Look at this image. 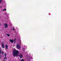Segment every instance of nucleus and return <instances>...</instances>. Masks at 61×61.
Returning a JSON list of instances; mask_svg holds the SVG:
<instances>
[{
    "label": "nucleus",
    "mask_w": 61,
    "mask_h": 61,
    "mask_svg": "<svg viewBox=\"0 0 61 61\" xmlns=\"http://www.w3.org/2000/svg\"><path fill=\"white\" fill-rule=\"evenodd\" d=\"M13 55L14 57H15V56H18V55H19L18 51H16L15 50H14L13 53Z\"/></svg>",
    "instance_id": "f257e3e1"
},
{
    "label": "nucleus",
    "mask_w": 61,
    "mask_h": 61,
    "mask_svg": "<svg viewBox=\"0 0 61 61\" xmlns=\"http://www.w3.org/2000/svg\"><path fill=\"white\" fill-rule=\"evenodd\" d=\"M17 48L20 49L21 48V45H20L17 44L16 46Z\"/></svg>",
    "instance_id": "f03ea898"
},
{
    "label": "nucleus",
    "mask_w": 61,
    "mask_h": 61,
    "mask_svg": "<svg viewBox=\"0 0 61 61\" xmlns=\"http://www.w3.org/2000/svg\"><path fill=\"white\" fill-rule=\"evenodd\" d=\"M4 25L5 26V28H6L8 27V25L6 23H5L4 24Z\"/></svg>",
    "instance_id": "7ed1b4c3"
},
{
    "label": "nucleus",
    "mask_w": 61,
    "mask_h": 61,
    "mask_svg": "<svg viewBox=\"0 0 61 61\" xmlns=\"http://www.w3.org/2000/svg\"><path fill=\"white\" fill-rule=\"evenodd\" d=\"M2 48H4L5 47V46L4 45V43H2Z\"/></svg>",
    "instance_id": "20e7f679"
},
{
    "label": "nucleus",
    "mask_w": 61,
    "mask_h": 61,
    "mask_svg": "<svg viewBox=\"0 0 61 61\" xmlns=\"http://www.w3.org/2000/svg\"><path fill=\"white\" fill-rule=\"evenodd\" d=\"M10 42H11V43H13V42H14V39H13L12 40L10 39Z\"/></svg>",
    "instance_id": "39448f33"
},
{
    "label": "nucleus",
    "mask_w": 61,
    "mask_h": 61,
    "mask_svg": "<svg viewBox=\"0 0 61 61\" xmlns=\"http://www.w3.org/2000/svg\"><path fill=\"white\" fill-rule=\"evenodd\" d=\"M5 47L6 48V49H8V46L7 45H5Z\"/></svg>",
    "instance_id": "423d86ee"
},
{
    "label": "nucleus",
    "mask_w": 61,
    "mask_h": 61,
    "mask_svg": "<svg viewBox=\"0 0 61 61\" xmlns=\"http://www.w3.org/2000/svg\"><path fill=\"white\" fill-rule=\"evenodd\" d=\"M19 57H20L21 58H22V57H23L22 55V54H20L19 56Z\"/></svg>",
    "instance_id": "0eeeda50"
},
{
    "label": "nucleus",
    "mask_w": 61,
    "mask_h": 61,
    "mask_svg": "<svg viewBox=\"0 0 61 61\" xmlns=\"http://www.w3.org/2000/svg\"><path fill=\"white\" fill-rule=\"evenodd\" d=\"M4 58V59H7V58H6V56H5Z\"/></svg>",
    "instance_id": "6e6552de"
},
{
    "label": "nucleus",
    "mask_w": 61,
    "mask_h": 61,
    "mask_svg": "<svg viewBox=\"0 0 61 61\" xmlns=\"http://www.w3.org/2000/svg\"><path fill=\"white\" fill-rule=\"evenodd\" d=\"M6 9H4L3 10H2V11H6Z\"/></svg>",
    "instance_id": "1a4fd4ad"
},
{
    "label": "nucleus",
    "mask_w": 61,
    "mask_h": 61,
    "mask_svg": "<svg viewBox=\"0 0 61 61\" xmlns=\"http://www.w3.org/2000/svg\"><path fill=\"white\" fill-rule=\"evenodd\" d=\"M15 40H16V39H14V43H15Z\"/></svg>",
    "instance_id": "9d476101"
},
{
    "label": "nucleus",
    "mask_w": 61,
    "mask_h": 61,
    "mask_svg": "<svg viewBox=\"0 0 61 61\" xmlns=\"http://www.w3.org/2000/svg\"><path fill=\"white\" fill-rule=\"evenodd\" d=\"M7 36H10V35L9 34H7Z\"/></svg>",
    "instance_id": "9b49d317"
},
{
    "label": "nucleus",
    "mask_w": 61,
    "mask_h": 61,
    "mask_svg": "<svg viewBox=\"0 0 61 61\" xmlns=\"http://www.w3.org/2000/svg\"><path fill=\"white\" fill-rule=\"evenodd\" d=\"M1 2H2V0H0V4L1 3Z\"/></svg>",
    "instance_id": "f8f14e48"
},
{
    "label": "nucleus",
    "mask_w": 61,
    "mask_h": 61,
    "mask_svg": "<svg viewBox=\"0 0 61 61\" xmlns=\"http://www.w3.org/2000/svg\"><path fill=\"white\" fill-rule=\"evenodd\" d=\"M4 55L5 56H6V53H5V54H4Z\"/></svg>",
    "instance_id": "ddd939ff"
},
{
    "label": "nucleus",
    "mask_w": 61,
    "mask_h": 61,
    "mask_svg": "<svg viewBox=\"0 0 61 61\" xmlns=\"http://www.w3.org/2000/svg\"><path fill=\"white\" fill-rule=\"evenodd\" d=\"M21 61H24V59H22Z\"/></svg>",
    "instance_id": "4468645a"
},
{
    "label": "nucleus",
    "mask_w": 61,
    "mask_h": 61,
    "mask_svg": "<svg viewBox=\"0 0 61 61\" xmlns=\"http://www.w3.org/2000/svg\"><path fill=\"white\" fill-rule=\"evenodd\" d=\"M2 54H4V52H2Z\"/></svg>",
    "instance_id": "2eb2a0df"
},
{
    "label": "nucleus",
    "mask_w": 61,
    "mask_h": 61,
    "mask_svg": "<svg viewBox=\"0 0 61 61\" xmlns=\"http://www.w3.org/2000/svg\"><path fill=\"white\" fill-rule=\"evenodd\" d=\"M0 54H1V49L0 48Z\"/></svg>",
    "instance_id": "dca6fc26"
},
{
    "label": "nucleus",
    "mask_w": 61,
    "mask_h": 61,
    "mask_svg": "<svg viewBox=\"0 0 61 61\" xmlns=\"http://www.w3.org/2000/svg\"><path fill=\"white\" fill-rule=\"evenodd\" d=\"M3 61H5V60H3Z\"/></svg>",
    "instance_id": "f3484780"
},
{
    "label": "nucleus",
    "mask_w": 61,
    "mask_h": 61,
    "mask_svg": "<svg viewBox=\"0 0 61 61\" xmlns=\"http://www.w3.org/2000/svg\"><path fill=\"white\" fill-rule=\"evenodd\" d=\"M13 30H14V29H13Z\"/></svg>",
    "instance_id": "a211bd4d"
},
{
    "label": "nucleus",
    "mask_w": 61,
    "mask_h": 61,
    "mask_svg": "<svg viewBox=\"0 0 61 61\" xmlns=\"http://www.w3.org/2000/svg\"><path fill=\"white\" fill-rule=\"evenodd\" d=\"M23 49V50H24Z\"/></svg>",
    "instance_id": "6ab92c4d"
}]
</instances>
